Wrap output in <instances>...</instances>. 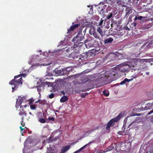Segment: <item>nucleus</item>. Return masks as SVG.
<instances>
[{"label":"nucleus","mask_w":153,"mask_h":153,"mask_svg":"<svg viewBox=\"0 0 153 153\" xmlns=\"http://www.w3.org/2000/svg\"><path fill=\"white\" fill-rule=\"evenodd\" d=\"M48 82H46V84H48L47 83H48Z\"/></svg>","instance_id":"obj_62"},{"label":"nucleus","mask_w":153,"mask_h":153,"mask_svg":"<svg viewBox=\"0 0 153 153\" xmlns=\"http://www.w3.org/2000/svg\"><path fill=\"white\" fill-rule=\"evenodd\" d=\"M103 94L106 97L108 96L109 95V93L108 91H106L105 90H104L103 91Z\"/></svg>","instance_id":"obj_26"},{"label":"nucleus","mask_w":153,"mask_h":153,"mask_svg":"<svg viewBox=\"0 0 153 153\" xmlns=\"http://www.w3.org/2000/svg\"><path fill=\"white\" fill-rule=\"evenodd\" d=\"M24 106H25V108L26 107L27 105H24Z\"/></svg>","instance_id":"obj_61"},{"label":"nucleus","mask_w":153,"mask_h":153,"mask_svg":"<svg viewBox=\"0 0 153 153\" xmlns=\"http://www.w3.org/2000/svg\"><path fill=\"white\" fill-rule=\"evenodd\" d=\"M115 11H113L109 13L107 16V19H109L110 18L112 17L113 14H114V15H115L117 13V12L116 13H115Z\"/></svg>","instance_id":"obj_14"},{"label":"nucleus","mask_w":153,"mask_h":153,"mask_svg":"<svg viewBox=\"0 0 153 153\" xmlns=\"http://www.w3.org/2000/svg\"><path fill=\"white\" fill-rule=\"evenodd\" d=\"M23 119H24V117H22V121H23Z\"/></svg>","instance_id":"obj_51"},{"label":"nucleus","mask_w":153,"mask_h":153,"mask_svg":"<svg viewBox=\"0 0 153 153\" xmlns=\"http://www.w3.org/2000/svg\"><path fill=\"white\" fill-rule=\"evenodd\" d=\"M97 30L101 36H104L103 32L102 31V29L100 27H97Z\"/></svg>","instance_id":"obj_19"},{"label":"nucleus","mask_w":153,"mask_h":153,"mask_svg":"<svg viewBox=\"0 0 153 153\" xmlns=\"http://www.w3.org/2000/svg\"><path fill=\"white\" fill-rule=\"evenodd\" d=\"M136 25V24L135 23H134V26H135Z\"/></svg>","instance_id":"obj_58"},{"label":"nucleus","mask_w":153,"mask_h":153,"mask_svg":"<svg viewBox=\"0 0 153 153\" xmlns=\"http://www.w3.org/2000/svg\"><path fill=\"white\" fill-rule=\"evenodd\" d=\"M146 60V59H141L138 58L133 59L131 61V64L133 67H134L136 66L139 63L142 62H144Z\"/></svg>","instance_id":"obj_8"},{"label":"nucleus","mask_w":153,"mask_h":153,"mask_svg":"<svg viewBox=\"0 0 153 153\" xmlns=\"http://www.w3.org/2000/svg\"><path fill=\"white\" fill-rule=\"evenodd\" d=\"M109 56H110V58H111V57H113V58L112 59L110 58V59L112 60H114L116 58V56L114 55L112 53L107 54L106 55V57H108Z\"/></svg>","instance_id":"obj_22"},{"label":"nucleus","mask_w":153,"mask_h":153,"mask_svg":"<svg viewBox=\"0 0 153 153\" xmlns=\"http://www.w3.org/2000/svg\"><path fill=\"white\" fill-rule=\"evenodd\" d=\"M89 33L91 35H93L95 38L99 39L100 35L96 32L95 28L94 27H91L89 30Z\"/></svg>","instance_id":"obj_7"},{"label":"nucleus","mask_w":153,"mask_h":153,"mask_svg":"<svg viewBox=\"0 0 153 153\" xmlns=\"http://www.w3.org/2000/svg\"><path fill=\"white\" fill-rule=\"evenodd\" d=\"M107 10H108V8H107V9H106V10H107L106 11L107 12Z\"/></svg>","instance_id":"obj_59"},{"label":"nucleus","mask_w":153,"mask_h":153,"mask_svg":"<svg viewBox=\"0 0 153 153\" xmlns=\"http://www.w3.org/2000/svg\"><path fill=\"white\" fill-rule=\"evenodd\" d=\"M148 45L149 46L153 47V39L148 44Z\"/></svg>","instance_id":"obj_30"},{"label":"nucleus","mask_w":153,"mask_h":153,"mask_svg":"<svg viewBox=\"0 0 153 153\" xmlns=\"http://www.w3.org/2000/svg\"><path fill=\"white\" fill-rule=\"evenodd\" d=\"M114 148V147L113 146V144H112L110 146H108L106 149H105V152H106L112 150Z\"/></svg>","instance_id":"obj_20"},{"label":"nucleus","mask_w":153,"mask_h":153,"mask_svg":"<svg viewBox=\"0 0 153 153\" xmlns=\"http://www.w3.org/2000/svg\"><path fill=\"white\" fill-rule=\"evenodd\" d=\"M39 121L41 123H45L46 122V120L44 118H40L39 119Z\"/></svg>","instance_id":"obj_27"},{"label":"nucleus","mask_w":153,"mask_h":153,"mask_svg":"<svg viewBox=\"0 0 153 153\" xmlns=\"http://www.w3.org/2000/svg\"><path fill=\"white\" fill-rule=\"evenodd\" d=\"M21 124L22 127H24L25 126V124L24 123H23V121L21 122Z\"/></svg>","instance_id":"obj_38"},{"label":"nucleus","mask_w":153,"mask_h":153,"mask_svg":"<svg viewBox=\"0 0 153 153\" xmlns=\"http://www.w3.org/2000/svg\"><path fill=\"white\" fill-rule=\"evenodd\" d=\"M70 146L68 145L63 147L59 153H64L68 150L70 148Z\"/></svg>","instance_id":"obj_12"},{"label":"nucleus","mask_w":153,"mask_h":153,"mask_svg":"<svg viewBox=\"0 0 153 153\" xmlns=\"http://www.w3.org/2000/svg\"><path fill=\"white\" fill-rule=\"evenodd\" d=\"M103 20H102V19H101L99 23V25H102L103 22Z\"/></svg>","instance_id":"obj_36"},{"label":"nucleus","mask_w":153,"mask_h":153,"mask_svg":"<svg viewBox=\"0 0 153 153\" xmlns=\"http://www.w3.org/2000/svg\"><path fill=\"white\" fill-rule=\"evenodd\" d=\"M153 104L152 103H149L146 104L145 106L146 109H149L152 108V106Z\"/></svg>","instance_id":"obj_24"},{"label":"nucleus","mask_w":153,"mask_h":153,"mask_svg":"<svg viewBox=\"0 0 153 153\" xmlns=\"http://www.w3.org/2000/svg\"><path fill=\"white\" fill-rule=\"evenodd\" d=\"M39 100H38V101H36V102H35V103H37L38 102H39Z\"/></svg>","instance_id":"obj_52"},{"label":"nucleus","mask_w":153,"mask_h":153,"mask_svg":"<svg viewBox=\"0 0 153 153\" xmlns=\"http://www.w3.org/2000/svg\"><path fill=\"white\" fill-rule=\"evenodd\" d=\"M153 150L152 151H150V153H153Z\"/></svg>","instance_id":"obj_56"},{"label":"nucleus","mask_w":153,"mask_h":153,"mask_svg":"<svg viewBox=\"0 0 153 153\" xmlns=\"http://www.w3.org/2000/svg\"><path fill=\"white\" fill-rule=\"evenodd\" d=\"M93 141H91L88 144H86L85 145L81 147V148H80L79 150L75 151L74 153H78V152H80L82 150H83L87 146L90 145L91 143H92L93 142Z\"/></svg>","instance_id":"obj_11"},{"label":"nucleus","mask_w":153,"mask_h":153,"mask_svg":"<svg viewBox=\"0 0 153 153\" xmlns=\"http://www.w3.org/2000/svg\"><path fill=\"white\" fill-rule=\"evenodd\" d=\"M20 128L21 129V131H22L25 128H23L22 126H21L20 127Z\"/></svg>","instance_id":"obj_41"},{"label":"nucleus","mask_w":153,"mask_h":153,"mask_svg":"<svg viewBox=\"0 0 153 153\" xmlns=\"http://www.w3.org/2000/svg\"><path fill=\"white\" fill-rule=\"evenodd\" d=\"M91 56V54L90 53L86 52L83 53L82 55L78 57H79V58L77 60L80 63H81L82 62H84L90 58Z\"/></svg>","instance_id":"obj_4"},{"label":"nucleus","mask_w":153,"mask_h":153,"mask_svg":"<svg viewBox=\"0 0 153 153\" xmlns=\"http://www.w3.org/2000/svg\"><path fill=\"white\" fill-rule=\"evenodd\" d=\"M108 75H105V77L109 79H114L115 76H119L117 74V71L116 70H113L112 71H110L106 73Z\"/></svg>","instance_id":"obj_5"},{"label":"nucleus","mask_w":153,"mask_h":153,"mask_svg":"<svg viewBox=\"0 0 153 153\" xmlns=\"http://www.w3.org/2000/svg\"><path fill=\"white\" fill-rule=\"evenodd\" d=\"M152 26V24L151 23H149L147 24L144 25L142 26L141 28L142 29L145 30L147 29H148Z\"/></svg>","instance_id":"obj_15"},{"label":"nucleus","mask_w":153,"mask_h":153,"mask_svg":"<svg viewBox=\"0 0 153 153\" xmlns=\"http://www.w3.org/2000/svg\"><path fill=\"white\" fill-rule=\"evenodd\" d=\"M81 96L82 98H84L85 97V95L82 94L81 95Z\"/></svg>","instance_id":"obj_46"},{"label":"nucleus","mask_w":153,"mask_h":153,"mask_svg":"<svg viewBox=\"0 0 153 153\" xmlns=\"http://www.w3.org/2000/svg\"><path fill=\"white\" fill-rule=\"evenodd\" d=\"M85 27L84 26H82L79 28V32L75 37H74L72 40L74 42V48L76 51L78 52L81 50V47L83 45V43L81 42L84 38V36L82 33V29Z\"/></svg>","instance_id":"obj_1"},{"label":"nucleus","mask_w":153,"mask_h":153,"mask_svg":"<svg viewBox=\"0 0 153 153\" xmlns=\"http://www.w3.org/2000/svg\"><path fill=\"white\" fill-rule=\"evenodd\" d=\"M50 64H47V65H50Z\"/></svg>","instance_id":"obj_57"},{"label":"nucleus","mask_w":153,"mask_h":153,"mask_svg":"<svg viewBox=\"0 0 153 153\" xmlns=\"http://www.w3.org/2000/svg\"><path fill=\"white\" fill-rule=\"evenodd\" d=\"M146 74H147V75H149V72H147L146 73Z\"/></svg>","instance_id":"obj_49"},{"label":"nucleus","mask_w":153,"mask_h":153,"mask_svg":"<svg viewBox=\"0 0 153 153\" xmlns=\"http://www.w3.org/2000/svg\"><path fill=\"white\" fill-rule=\"evenodd\" d=\"M74 28L73 26V25L70 27L69 29L67 30V34H69L71 33L72 31H73Z\"/></svg>","instance_id":"obj_21"},{"label":"nucleus","mask_w":153,"mask_h":153,"mask_svg":"<svg viewBox=\"0 0 153 153\" xmlns=\"http://www.w3.org/2000/svg\"><path fill=\"white\" fill-rule=\"evenodd\" d=\"M134 123V122H133L131 123L128 126V128H129Z\"/></svg>","instance_id":"obj_40"},{"label":"nucleus","mask_w":153,"mask_h":153,"mask_svg":"<svg viewBox=\"0 0 153 153\" xmlns=\"http://www.w3.org/2000/svg\"><path fill=\"white\" fill-rule=\"evenodd\" d=\"M88 93H85V95L86 96L87 94H88Z\"/></svg>","instance_id":"obj_54"},{"label":"nucleus","mask_w":153,"mask_h":153,"mask_svg":"<svg viewBox=\"0 0 153 153\" xmlns=\"http://www.w3.org/2000/svg\"><path fill=\"white\" fill-rule=\"evenodd\" d=\"M80 26V24H75L74 25H73V26L74 29H75L78 28Z\"/></svg>","instance_id":"obj_31"},{"label":"nucleus","mask_w":153,"mask_h":153,"mask_svg":"<svg viewBox=\"0 0 153 153\" xmlns=\"http://www.w3.org/2000/svg\"><path fill=\"white\" fill-rule=\"evenodd\" d=\"M29 114H30V115H32V113H31V112H30L29 113Z\"/></svg>","instance_id":"obj_55"},{"label":"nucleus","mask_w":153,"mask_h":153,"mask_svg":"<svg viewBox=\"0 0 153 153\" xmlns=\"http://www.w3.org/2000/svg\"><path fill=\"white\" fill-rule=\"evenodd\" d=\"M54 71L56 74L59 76L63 75L64 74L65 70L62 69L60 70L55 69Z\"/></svg>","instance_id":"obj_10"},{"label":"nucleus","mask_w":153,"mask_h":153,"mask_svg":"<svg viewBox=\"0 0 153 153\" xmlns=\"http://www.w3.org/2000/svg\"><path fill=\"white\" fill-rule=\"evenodd\" d=\"M89 41V40L88 39H86V40L84 41V43H86L87 42H88Z\"/></svg>","instance_id":"obj_44"},{"label":"nucleus","mask_w":153,"mask_h":153,"mask_svg":"<svg viewBox=\"0 0 153 153\" xmlns=\"http://www.w3.org/2000/svg\"><path fill=\"white\" fill-rule=\"evenodd\" d=\"M26 76V74H20L17 76H14V78L11 81H10L9 83L11 85H14V87H12V92H13L14 91H15L19 87V86L20 84H22V78L21 77L19 79L16 80V79L17 78H19L20 76H23L25 77Z\"/></svg>","instance_id":"obj_2"},{"label":"nucleus","mask_w":153,"mask_h":153,"mask_svg":"<svg viewBox=\"0 0 153 153\" xmlns=\"http://www.w3.org/2000/svg\"><path fill=\"white\" fill-rule=\"evenodd\" d=\"M54 149H52L50 148V149L49 150V151L48 152V153H56L57 152V151L56 149L55 148V147H54Z\"/></svg>","instance_id":"obj_23"},{"label":"nucleus","mask_w":153,"mask_h":153,"mask_svg":"<svg viewBox=\"0 0 153 153\" xmlns=\"http://www.w3.org/2000/svg\"><path fill=\"white\" fill-rule=\"evenodd\" d=\"M126 65H122L119 68H117L116 69V71H117V74L119 76L121 75V73L128 72V70L126 69Z\"/></svg>","instance_id":"obj_6"},{"label":"nucleus","mask_w":153,"mask_h":153,"mask_svg":"<svg viewBox=\"0 0 153 153\" xmlns=\"http://www.w3.org/2000/svg\"><path fill=\"white\" fill-rule=\"evenodd\" d=\"M86 29H87V28H85V29L83 31L84 32H85V31H86Z\"/></svg>","instance_id":"obj_50"},{"label":"nucleus","mask_w":153,"mask_h":153,"mask_svg":"<svg viewBox=\"0 0 153 153\" xmlns=\"http://www.w3.org/2000/svg\"><path fill=\"white\" fill-rule=\"evenodd\" d=\"M48 120L50 121H51L52 122L51 123H52L54 121L55 119L53 117H49L48 118Z\"/></svg>","instance_id":"obj_28"},{"label":"nucleus","mask_w":153,"mask_h":153,"mask_svg":"<svg viewBox=\"0 0 153 153\" xmlns=\"http://www.w3.org/2000/svg\"><path fill=\"white\" fill-rule=\"evenodd\" d=\"M73 50H74V52H72L71 54H70V55L71 56V57L72 58L74 59H79V57H78V56H80L78 55L77 53L79 52L80 50H79L78 52H76V51L75 49H74V48L73 47Z\"/></svg>","instance_id":"obj_9"},{"label":"nucleus","mask_w":153,"mask_h":153,"mask_svg":"<svg viewBox=\"0 0 153 153\" xmlns=\"http://www.w3.org/2000/svg\"><path fill=\"white\" fill-rule=\"evenodd\" d=\"M151 121L152 122H153V115L152 116V117L151 119Z\"/></svg>","instance_id":"obj_45"},{"label":"nucleus","mask_w":153,"mask_h":153,"mask_svg":"<svg viewBox=\"0 0 153 153\" xmlns=\"http://www.w3.org/2000/svg\"><path fill=\"white\" fill-rule=\"evenodd\" d=\"M132 80V79H128L127 78H125L122 81L120 82V84L121 85H123L126 82L131 81Z\"/></svg>","instance_id":"obj_16"},{"label":"nucleus","mask_w":153,"mask_h":153,"mask_svg":"<svg viewBox=\"0 0 153 153\" xmlns=\"http://www.w3.org/2000/svg\"><path fill=\"white\" fill-rule=\"evenodd\" d=\"M151 65H152V63H151Z\"/></svg>","instance_id":"obj_63"},{"label":"nucleus","mask_w":153,"mask_h":153,"mask_svg":"<svg viewBox=\"0 0 153 153\" xmlns=\"http://www.w3.org/2000/svg\"><path fill=\"white\" fill-rule=\"evenodd\" d=\"M34 100L32 99H31L30 100V103H32L34 102Z\"/></svg>","instance_id":"obj_39"},{"label":"nucleus","mask_w":153,"mask_h":153,"mask_svg":"<svg viewBox=\"0 0 153 153\" xmlns=\"http://www.w3.org/2000/svg\"><path fill=\"white\" fill-rule=\"evenodd\" d=\"M128 12H129V11H128V12H126V15H127L128 14Z\"/></svg>","instance_id":"obj_53"},{"label":"nucleus","mask_w":153,"mask_h":153,"mask_svg":"<svg viewBox=\"0 0 153 153\" xmlns=\"http://www.w3.org/2000/svg\"><path fill=\"white\" fill-rule=\"evenodd\" d=\"M95 130H96V129H91L90 130H88L87 131L86 133L89 134L90 133H92V132H93V131Z\"/></svg>","instance_id":"obj_32"},{"label":"nucleus","mask_w":153,"mask_h":153,"mask_svg":"<svg viewBox=\"0 0 153 153\" xmlns=\"http://www.w3.org/2000/svg\"><path fill=\"white\" fill-rule=\"evenodd\" d=\"M143 18V17L142 16H140L139 17H137V16H136L135 19H134V20H136L137 19L141 20H142Z\"/></svg>","instance_id":"obj_29"},{"label":"nucleus","mask_w":153,"mask_h":153,"mask_svg":"<svg viewBox=\"0 0 153 153\" xmlns=\"http://www.w3.org/2000/svg\"><path fill=\"white\" fill-rule=\"evenodd\" d=\"M22 102V100H17L16 101V104L15 106L16 108H18L19 106H20L21 108L22 107V106H21V104Z\"/></svg>","instance_id":"obj_13"},{"label":"nucleus","mask_w":153,"mask_h":153,"mask_svg":"<svg viewBox=\"0 0 153 153\" xmlns=\"http://www.w3.org/2000/svg\"><path fill=\"white\" fill-rule=\"evenodd\" d=\"M97 153H104L105 152V150H100L97 151Z\"/></svg>","instance_id":"obj_34"},{"label":"nucleus","mask_w":153,"mask_h":153,"mask_svg":"<svg viewBox=\"0 0 153 153\" xmlns=\"http://www.w3.org/2000/svg\"><path fill=\"white\" fill-rule=\"evenodd\" d=\"M152 113H153V109L152 110H151L150 111H149L148 113V115H149L151 114H152Z\"/></svg>","instance_id":"obj_37"},{"label":"nucleus","mask_w":153,"mask_h":153,"mask_svg":"<svg viewBox=\"0 0 153 153\" xmlns=\"http://www.w3.org/2000/svg\"><path fill=\"white\" fill-rule=\"evenodd\" d=\"M140 114H134V116H140Z\"/></svg>","instance_id":"obj_43"},{"label":"nucleus","mask_w":153,"mask_h":153,"mask_svg":"<svg viewBox=\"0 0 153 153\" xmlns=\"http://www.w3.org/2000/svg\"><path fill=\"white\" fill-rule=\"evenodd\" d=\"M30 108L32 109H35L36 108L35 106L33 105H30Z\"/></svg>","instance_id":"obj_35"},{"label":"nucleus","mask_w":153,"mask_h":153,"mask_svg":"<svg viewBox=\"0 0 153 153\" xmlns=\"http://www.w3.org/2000/svg\"><path fill=\"white\" fill-rule=\"evenodd\" d=\"M122 117L123 115L122 114L120 113L114 118H113L110 120L107 124L106 129L108 131H110V128L112 126L114 125V122H117Z\"/></svg>","instance_id":"obj_3"},{"label":"nucleus","mask_w":153,"mask_h":153,"mask_svg":"<svg viewBox=\"0 0 153 153\" xmlns=\"http://www.w3.org/2000/svg\"><path fill=\"white\" fill-rule=\"evenodd\" d=\"M39 51L40 52H41L42 51Z\"/></svg>","instance_id":"obj_64"},{"label":"nucleus","mask_w":153,"mask_h":153,"mask_svg":"<svg viewBox=\"0 0 153 153\" xmlns=\"http://www.w3.org/2000/svg\"><path fill=\"white\" fill-rule=\"evenodd\" d=\"M113 40V39L112 38H110L109 39H107L104 40V43L105 44H107L111 43Z\"/></svg>","instance_id":"obj_17"},{"label":"nucleus","mask_w":153,"mask_h":153,"mask_svg":"<svg viewBox=\"0 0 153 153\" xmlns=\"http://www.w3.org/2000/svg\"><path fill=\"white\" fill-rule=\"evenodd\" d=\"M19 114L20 115H25V116H26L27 113L26 111H24L22 109L20 111Z\"/></svg>","instance_id":"obj_25"},{"label":"nucleus","mask_w":153,"mask_h":153,"mask_svg":"<svg viewBox=\"0 0 153 153\" xmlns=\"http://www.w3.org/2000/svg\"><path fill=\"white\" fill-rule=\"evenodd\" d=\"M54 94L53 93H51V94L49 95V97L51 98L52 99L54 97Z\"/></svg>","instance_id":"obj_33"},{"label":"nucleus","mask_w":153,"mask_h":153,"mask_svg":"<svg viewBox=\"0 0 153 153\" xmlns=\"http://www.w3.org/2000/svg\"><path fill=\"white\" fill-rule=\"evenodd\" d=\"M68 98L67 96H64L62 97L60 99V102H64L68 100Z\"/></svg>","instance_id":"obj_18"},{"label":"nucleus","mask_w":153,"mask_h":153,"mask_svg":"<svg viewBox=\"0 0 153 153\" xmlns=\"http://www.w3.org/2000/svg\"><path fill=\"white\" fill-rule=\"evenodd\" d=\"M99 128V127H95V128H94V129H96V130L97 129Z\"/></svg>","instance_id":"obj_48"},{"label":"nucleus","mask_w":153,"mask_h":153,"mask_svg":"<svg viewBox=\"0 0 153 153\" xmlns=\"http://www.w3.org/2000/svg\"><path fill=\"white\" fill-rule=\"evenodd\" d=\"M118 134H119L120 135H121L122 134V132L121 131H119L118 132Z\"/></svg>","instance_id":"obj_42"},{"label":"nucleus","mask_w":153,"mask_h":153,"mask_svg":"<svg viewBox=\"0 0 153 153\" xmlns=\"http://www.w3.org/2000/svg\"><path fill=\"white\" fill-rule=\"evenodd\" d=\"M106 5H105L104 6V7H106Z\"/></svg>","instance_id":"obj_60"},{"label":"nucleus","mask_w":153,"mask_h":153,"mask_svg":"<svg viewBox=\"0 0 153 153\" xmlns=\"http://www.w3.org/2000/svg\"><path fill=\"white\" fill-rule=\"evenodd\" d=\"M51 139L50 138L49 139ZM52 141H51V140H49L48 141V143H51L52 142Z\"/></svg>","instance_id":"obj_47"}]
</instances>
